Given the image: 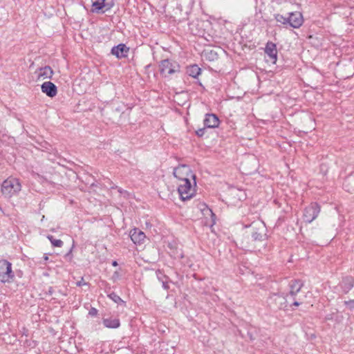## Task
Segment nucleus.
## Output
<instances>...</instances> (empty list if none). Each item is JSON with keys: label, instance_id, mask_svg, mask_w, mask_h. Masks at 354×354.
<instances>
[{"label": "nucleus", "instance_id": "nucleus-1", "mask_svg": "<svg viewBox=\"0 0 354 354\" xmlns=\"http://www.w3.org/2000/svg\"><path fill=\"white\" fill-rule=\"evenodd\" d=\"M245 227L249 229L246 232L251 236L252 241L261 242L266 239V227L263 222L254 221Z\"/></svg>", "mask_w": 354, "mask_h": 354}, {"label": "nucleus", "instance_id": "nucleus-2", "mask_svg": "<svg viewBox=\"0 0 354 354\" xmlns=\"http://www.w3.org/2000/svg\"><path fill=\"white\" fill-rule=\"evenodd\" d=\"M21 185L19 180L15 178H8L1 184L2 194L6 198H11L18 194Z\"/></svg>", "mask_w": 354, "mask_h": 354}, {"label": "nucleus", "instance_id": "nucleus-3", "mask_svg": "<svg viewBox=\"0 0 354 354\" xmlns=\"http://www.w3.org/2000/svg\"><path fill=\"white\" fill-rule=\"evenodd\" d=\"M14 278L12 263L6 260H0V282L10 283Z\"/></svg>", "mask_w": 354, "mask_h": 354}, {"label": "nucleus", "instance_id": "nucleus-4", "mask_svg": "<svg viewBox=\"0 0 354 354\" xmlns=\"http://www.w3.org/2000/svg\"><path fill=\"white\" fill-rule=\"evenodd\" d=\"M159 67L160 74L165 77L169 76L180 71L179 64L176 62H172L167 59L161 61Z\"/></svg>", "mask_w": 354, "mask_h": 354}, {"label": "nucleus", "instance_id": "nucleus-5", "mask_svg": "<svg viewBox=\"0 0 354 354\" xmlns=\"http://www.w3.org/2000/svg\"><path fill=\"white\" fill-rule=\"evenodd\" d=\"M174 175L179 179L180 182L192 178L194 185H196L195 175L192 174V170L187 165H182L175 168Z\"/></svg>", "mask_w": 354, "mask_h": 354}, {"label": "nucleus", "instance_id": "nucleus-6", "mask_svg": "<svg viewBox=\"0 0 354 354\" xmlns=\"http://www.w3.org/2000/svg\"><path fill=\"white\" fill-rule=\"evenodd\" d=\"M178 192L183 201L191 198L194 195V189L192 187L190 179L179 182Z\"/></svg>", "mask_w": 354, "mask_h": 354}, {"label": "nucleus", "instance_id": "nucleus-7", "mask_svg": "<svg viewBox=\"0 0 354 354\" xmlns=\"http://www.w3.org/2000/svg\"><path fill=\"white\" fill-rule=\"evenodd\" d=\"M320 212V206L317 203H312L306 207L304 212V220L306 223L313 222Z\"/></svg>", "mask_w": 354, "mask_h": 354}, {"label": "nucleus", "instance_id": "nucleus-8", "mask_svg": "<svg viewBox=\"0 0 354 354\" xmlns=\"http://www.w3.org/2000/svg\"><path fill=\"white\" fill-rule=\"evenodd\" d=\"M92 2V12H105L109 10L113 6V0H91Z\"/></svg>", "mask_w": 354, "mask_h": 354}, {"label": "nucleus", "instance_id": "nucleus-9", "mask_svg": "<svg viewBox=\"0 0 354 354\" xmlns=\"http://www.w3.org/2000/svg\"><path fill=\"white\" fill-rule=\"evenodd\" d=\"M270 304L274 308L283 309L287 307L286 299L284 296L279 294H274L270 297Z\"/></svg>", "mask_w": 354, "mask_h": 354}, {"label": "nucleus", "instance_id": "nucleus-10", "mask_svg": "<svg viewBox=\"0 0 354 354\" xmlns=\"http://www.w3.org/2000/svg\"><path fill=\"white\" fill-rule=\"evenodd\" d=\"M129 51V47L124 44H120L112 48L111 54L115 55L117 58L121 59L127 57Z\"/></svg>", "mask_w": 354, "mask_h": 354}, {"label": "nucleus", "instance_id": "nucleus-11", "mask_svg": "<svg viewBox=\"0 0 354 354\" xmlns=\"http://www.w3.org/2000/svg\"><path fill=\"white\" fill-rule=\"evenodd\" d=\"M288 19L290 26L294 28H299L303 24V17L299 12H290Z\"/></svg>", "mask_w": 354, "mask_h": 354}, {"label": "nucleus", "instance_id": "nucleus-12", "mask_svg": "<svg viewBox=\"0 0 354 354\" xmlns=\"http://www.w3.org/2000/svg\"><path fill=\"white\" fill-rule=\"evenodd\" d=\"M41 91L50 97H55L57 93V88L51 82H45L41 86Z\"/></svg>", "mask_w": 354, "mask_h": 354}, {"label": "nucleus", "instance_id": "nucleus-13", "mask_svg": "<svg viewBox=\"0 0 354 354\" xmlns=\"http://www.w3.org/2000/svg\"><path fill=\"white\" fill-rule=\"evenodd\" d=\"M35 74L37 75V80H44L52 78L53 71L50 66H46L37 69L35 71Z\"/></svg>", "mask_w": 354, "mask_h": 354}, {"label": "nucleus", "instance_id": "nucleus-14", "mask_svg": "<svg viewBox=\"0 0 354 354\" xmlns=\"http://www.w3.org/2000/svg\"><path fill=\"white\" fill-rule=\"evenodd\" d=\"M265 53L270 59V61L275 64L277 59V50L276 44L272 42H268L265 48Z\"/></svg>", "mask_w": 354, "mask_h": 354}, {"label": "nucleus", "instance_id": "nucleus-15", "mask_svg": "<svg viewBox=\"0 0 354 354\" xmlns=\"http://www.w3.org/2000/svg\"><path fill=\"white\" fill-rule=\"evenodd\" d=\"M130 237H131V241L135 244L140 245L144 242V241L146 238V236L143 232H142L141 230H140L137 228H135V229L131 230Z\"/></svg>", "mask_w": 354, "mask_h": 354}, {"label": "nucleus", "instance_id": "nucleus-16", "mask_svg": "<svg viewBox=\"0 0 354 354\" xmlns=\"http://www.w3.org/2000/svg\"><path fill=\"white\" fill-rule=\"evenodd\" d=\"M219 120L218 117L213 113H207L204 120V125L207 128H215L218 126Z\"/></svg>", "mask_w": 354, "mask_h": 354}, {"label": "nucleus", "instance_id": "nucleus-17", "mask_svg": "<svg viewBox=\"0 0 354 354\" xmlns=\"http://www.w3.org/2000/svg\"><path fill=\"white\" fill-rule=\"evenodd\" d=\"M304 286V283L302 281L299 279L292 280L290 283V295L295 297L297 294L301 290V288Z\"/></svg>", "mask_w": 354, "mask_h": 354}, {"label": "nucleus", "instance_id": "nucleus-18", "mask_svg": "<svg viewBox=\"0 0 354 354\" xmlns=\"http://www.w3.org/2000/svg\"><path fill=\"white\" fill-rule=\"evenodd\" d=\"M103 324L105 327L109 328H117L120 326V323L118 319L106 318L103 319Z\"/></svg>", "mask_w": 354, "mask_h": 354}, {"label": "nucleus", "instance_id": "nucleus-19", "mask_svg": "<svg viewBox=\"0 0 354 354\" xmlns=\"http://www.w3.org/2000/svg\"><path fill=\"white\" fill-rule=\"evenodd\" d=\"M201 69L196 64L187 67L186 70L187 74L194 78H197L201 74Z\"/></svg>", "mask_w": 354, "mask_h": 354}, {"label": "nucleus", "instance_id": "nucleus-20", "mask_svg": "<svg viewBox=\"0 0 354 354\" xmlns=\"http://www.w3.org/2000/svg\"><path fill=\"white\" fill-rule=\"evenodd\" d=\"M354 281L352 277H346L342 280L341 286L345 293L348 292L353 286Z\"/></svg>", "mask_w": 354, "mask_h": 354}, {"label": "nucleus", "instance_id": "nucleus-21", "mask_svg": "<svg viewBox=\"0 0 354 354\" xmlns=\"http://www.w3.org/2000/svg\"><path fill=\"white\" fill-rule=\"evenodd\" d=\"M47 239L50 241L54 247L61 248L63 245V241L60 239H56L52 235H48Z\"/></svg>", "mask_w": 354, "mask_h": 354}, {"label": "nucleus", "instance_id": "nucleus-22", "mask_svg": "<svg viewBox=\"0 0 354 354\" xmlns=\"http://www.w3.org/2000/svg\"><path fill=\"white\" fill-rule=\"evenodd\" d=\"M109 297L112 299L115 303L118 304H124L125 302L115 292H111L109 295Z\"/></svg>", "mask_w": 354, "mask_h": 354}, {"label": "nucleus", "instance_id": "nucleus-23", "mask_svg": "<svg viewBox=\"0 0 354 354\" xmlns=\"http://www.w3.org/2000/svg\"><path fill=\"white\" fill-rule=\"evenodd\" d=\"M274 19H276L277 21L280 22V23H281L283 24H288V17H283V15H281L280 14H276L274 15Z\"/></svg>", "mask_w": 354, "mask_h": 354}, {"label": "nucleus", "instance_id": "nucleus-24", "mask_svg": "<svg viewBox=\"0 0 354 354\" xmlns=\"http://www.w3.org/2000/svg\"><path fill=\"white\" fill-rule=\"evenodd\" d=\"M156 275L158 280L161 282H162V281H165V279H167V277L164 275L160 270L156 272Z\"/></svg>", "mask_w": 354, "mask_h": 354}, {"label": "nucleus", "instance_id": "nucleus-25", "mask_svg": "<svg viewBox=\"0 0 354 354\" xmlns=\"http://www.w3.org/2000/svg\"><path fill=\"white\" fill-rule=\"evenodd\" d=\"M344 304L347 306L350 309L354 308V300L353 299L349 301H345Z\"/></svg>", "mask_w": 354, "mask_h": 354}, {"label": "nucleus", "instance_id": "nucleus-26", "mask_svg": "<svg viewBox=\"0 0 354 354\" xmlns=\"http://www.w3.org/2000/svg\"><path fill=\"white\" fill-rule=\"evenodd\" d=\"M205 128L199 129L196 131V134L198 137H202L205 134Z\"/></svg>", "mask_w": 354, "mask_h": 354}, {"label": "nucleus", "instance_id": "nucleus-27", "mask_svg": "<svg viewBox=\"0 0 354 354\" xmlns=\"http://www.w3.org/2000/svg\"><path fill=\"white\" fill-rule=\"evenodd\" d=\"M88 313L91 316H95L97 314V310L95 308H91Z\"/></svg>", "mask_w": 354, "mask_h": 354}, {"label": "nucleus", "instance_id": "nucleus-28", "mask_svg": "<svg viewBox=\"0 0 354 354\" xmlns=\"http://www.w3.org/2000/svg\"><path fill=\"white\" fill-rule=\"evenodd\" d=\"M162 284L164 289L168 290L169 288L167 279H165V281H162Z\"/></svg>", "mask_w": 354, "mask_h": 354}, {"label": "nucleus", "instance_id": "nucleus-29", "mask_svg": "<svg viewBox=\"0 0 354 354\" xmlns=\"http://www.w3.org/2000/svg\"><path fill=\"white\" fill-rule=\"evenodd\" d=\"M86 283L84 282V280H83V278L82 279L81 281L77 282V286H81L82 285H86Z\"/></svg>", "mask_w": 354, "mask_h": 354}, {"label": "nucleus", "instance_id": "nucleus-30", "mask_svg": "<svg viewBox=\"0 0 354 354\" xmlns=\"http://www.w3.org/2000/svg\"><path fill=\"white\" fill-rule=\"evenodd\" d=\"M301 302H299L297 301H295L294 303H293V306H299L300 304H301Z\"/></svg>", "mask_w": 354, "mask_h": 354}, {"label": "nucleus", "instance_id": "nucleus-31", "mask_svg": "<svg viewBox=\"0 0 354 354\" xmlns=\"http://www.w3.org/2000/svg\"><path fill=\"white\" fill-rule=\"evenodd\" d=\"M207 210L209 212V214L212 215V216H214V214L211 209H207Z\"/></svg>", "mask_w": 354, "mask_h": 354}, {"label": "nucleus", "instance_id": "nucleus-32", "mask_svg": "<svg viewBox=\"0 0 354 354\" xmlns=\"http://www.w3.org/2000/svg\"><path fill=\"white\" fill-rule=\"evenodd\" d=\"M44 261H48V257L46 254H45L44 257Z\"/></svg>", "mask_w": 354, "mask_h": 354}, {"label": "nucleus", "instance_id": "nucleus-33", "mask_svg": "<svg viewBox=\"0 0 354 354\" xmlns=\"http://www.w3.org/2000/svg\"><path fill=\"white\" fill-rule=\"evenodd\" d=\"M112 265H113V266H118V263H117V261H113Z\"/></svg>", "mask_w": 354, "mask_h": 354}]
</instances>
